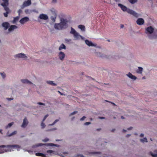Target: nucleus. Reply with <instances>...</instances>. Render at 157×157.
Returning a JSON list of instances; mask_svg holds the SVG:
<instances>
[{"instance_id":"obj_20","label":"nucleus","mask_w":157,"mask_h":157,"mask_svg":"<svg viewBox=\"0 0 157 157\" xmlns=\"http://www.w3.org/2000/svg\"><path fill=\"white\" fill-rule=\"evenodd\" d=\"M2 25L4 28V29L6 30L8 29L9 26V24L7 22H5L3 23L2 24Z\"/></svg>"},{"instance_id":"obj_62","label":"nucleus","mask_w":157,"mask_h":157,"mask_svg":"<svg viewBox=\"0 0 157 157\" xmlns=\"http://www.w3.org/2000/svg\"><path fill=\"white\" fill-rule=\"evenodd\" d=\"M58 92H59V93L60 94H61V95H62V94H61V93H60L59 92V91H58Z\"/></svg>"},{"instance_id":"obj_1","label":"nucleus","mask_w":157,"mask_h":157,"mask_svg":"<svg viewBox=\"0 0 157 157\" xmlns=\"http://www.w3.org/2000/svg\"><path fill=\"white\" fill-rule=\"evenodd\" d=\"M118 6L121 8L124 12H126L128 13L133 15L135 17H137L139 16V14L136 11L129 8H128L126 6L120 3L118 4Z\"/></svg>"},{"instance_id":"obj_10","label":"nucleus","mask_w":157,"mask_h":157,"mask_svg":"<svg viewBox=\"0 0 157 157\" xmlns=\"http://www.w3.org/2000/svg\"><path fill=\"white\" fill-rule=\"evenodd\" d=\"M21 81L23 83L27 84L29 85H31L33 86H35L34 84L33 83L29 81L27 79H22L21 80Z\"/></svg>"},{"instance_id":"obj_32","label":"nucleus","mask_w":157,"mask_h":157,"mask_svg":"<svg viewBox=\"0 0 157 157\" xmlns=\"http://www.w3.org/2000/svg\"><path fill=\"white\" fill-rule=\"evenodd\" d=\"M46 125L44 123V121H42L40 124V127L41 129H44L46 127Z\"/></svg>"},{"instance_id":"obj_51","label":"nucleus","mask_w":157,"mask_h":157,"mask_svg":"<svg viewBox=\"0 0 157 157\" xmlns=\"http://www.w3.org/2000/svg\"><path fill=\"white\" fill-rule=\"evenodd\" d=\"M55 124H54V123H53V122L52 123V124H48V126H53V125H54Z\"/></svg>"},{"instance_id":"obj_26","label":"nucleus","mask_w":157,"mask_h":157,"mask_svg":"<svg viewBox=\"0 0 157 157\" xmlns=\"http://www.w3.org/2000/svg\"><path fill=\"white\" fill-rule=\"evenodd\" d=\"M17 133V131H14L13 132L10 133L9 132H7L6 134V136H7L10 137L13 136L16 134Z\"/></svg>"},{"instance_id":"obj_2","label":"nucleus","mask_w":157,"mask_h":157,"mask_svg":"<svg viewBox=\"0 0 157 157\" xmlns=\"http://www.w3.org/2000/svg\"><path fill=\"white\" fill-rule=\"evenodd\" d=\"M68 22L64 19H61L59 23H55L54 25V28L57 30H61L66 28L68 26Z\"/></svg>"},{"instance_id":"obj_27","label":"nucleus","mask_w":157,"mask_h":157,"mask_svg":"<svg viewBox=\"0 0 157 157\" xmlns=\"http://www.w3.org/2000/svg\"><path fill=\"white\" fill-rule=\"evenodd\" d=\"M19 16H17L13 17V20L12 21V23L13 24H15L19 20Z\"/></svg>"},{"instance_id":"obj_17","label":"nucleus","mask_w":157,"mask_h":157,"mask_svg":"<svg viewBox=\"0 0 157 157\" xmlns=\"http://www.w3.org/2000/svg\"><path fill=\"white\" fill-rule=\"evenodd\" d=\"M136 23L137 24L139 25H142L144 23V20L142 18H139L137 20Z\"/></svg>"},{"instance_id":"obj_44","label":"nucleus","mask_w":157,"mask_h":157,"mask_svg":"<svg viewBox=\"0 0 157 157\" xmlns=\"http://www.w3.org/2000/svg\"><path fill=\"white\" fill-rule=\"evenodd\" d=\"M59 121V119H56L54 121V122H53V123H54V124H55L56 123Z\"/></svg>"},{"instance_id":"obj_41","label":"nucleus","mask_w":157,"mask_h":157,"mask_svg":"<svg viewBox=\"0 0 157 157\" xmlns=\"http://www.w3.org/2000/svg\"><path fill=\"white\" fill-rule=\"evenodd\" d=\"M29 154H32L33 153V151L32 150H28L27 151Z\"/></svg>"},{"instance_id":"obj_9","label":"nucleus","mask_w":157,"mask_h":157,"mask_svg":"<svg viewBox=\"0 0 157 157\" xmlns=\"http://www.w3.org/2000/svg\"><path fill=\"white\" fill-rule=\"evenodd\" d=\"M126 76L133 81H135L137 79V77L133 75L131 73L129 72L126 74Z\"/></svg>"},{"instance_id":"obj_4","label":"nucleus","mask_w":157,"mask_h":157,"mask_svg":"<svg viewBox=\"0 0 157 157\" xmlns=\"http://www.w3.org/2000/svg\"><path fill=\"white\" fill-rule=\"evenodd\" d=\"M95 54L99 57L105 58L107 59H110L112 57L110 52H96Z\"/></svg>"},{"instance_id":"obj_53","label":"nucleus","mask_w":157,"mask_h":157,"mask_svg":"<svg viewBox=\"0 0 157 157\" xmlns=\"http://www.w3.org/2000/svg\"><path fill=\"white\" fill-rule=\"evenodd\" d=\"M7 99L9 101H11V100H12V99L10 98H7Z\"/></svg>"},{"instance_id":"obj_5","label":"nucleus","mask_w":157,"mask_h":157,"mask_svg":"<svg viewBox=\"0 0 157 157\" xmlns=\"http://www.w3.org/2000/svg\"><path fill=\"white\" fill-rule=\"evenodd\" d=\"M44 145H45L47 147H53L56 146L58 147H59V145L58 144H54L52 143H49L47 144H42V143H36L33 145L32 146V148H35L39 147H41Z\"/></svg>"},{"instance_id":"obj_55","label":"nucleus","mask_w":157,"mask_h":157,"mask_svg":"<svg viewBox=\"0 0 157 157\" xmlns=\"http://www.w3.org/2000/svg\"><path fill=\"white\" fill-rule=\"evenodd\" d=\"M0 133L2 134H3V133H2V129H0Z\"/></svg>"},{"instance_id":"obj_12","label":"nucleus","mask_w":157,"mask_h":157,"mask_svg":"<svg viewBox=\"0 0 157 157\" xmlns=\"http://www.w3.org/2000/svg\"><path fill=\"white\" fill-rule=\"evenodd\" d=\"M31 4V2L30 0H28L24 2L22 5V8H23L25 7L30 6Z\"/></svg>"},{"instance_id":"obj_14","label":"nucleus","mask_w":157,"mask_h":157,"mask_svg":"<svg viewBox=\"0 0 157 157\" xmlns=\"http://www.w3.org/2000/svg\"><path fill=\"white\" fill-rule=\"evenodd\" d=\"M13 145L6 146L5 151H6V152L13 151L14 148L12 147Z\"/></svg>"},{"instance_id":"obj_11","label":"nucleus","mask_w":157,"mask_h":157,"mask_svg":"<svg viewBox=\"0 0 157 157\" xmlns=\"http://www.w3.org/2000/svg\"><path fill=\"white\" fill-rule=\"evenodd\" d=\"M29 123V122L27 118H25L23 120L22 124L21 125V127L23 128H25L27 127Z\"/></svg>"},{"instance_id":"obj_22","label":"nucleus","mask_w":157,"mask_h":157,"mask_svg":"<svg viewBox=\"0 0 157 157\" xmlns=\"http://www.w3.org/2000/svg\"><path fill=\"white\" fill-rule=\"evenodd\" d=\"M6 146L2 145L0 146V154H2L4 153L5 152H6L5 151V149Z\"/></svg>"},{"instance_id":"obj_15","label":"nucleus","mask_w":157,"mask_h":157,"mask_svg":"<svg viewBox=\"0 0 157 157\" xmlns=\"http://www.w3.org/2000/svg\"><path fill=\"white\" fill-rule=\"evenodd\" d=\"M38 18L41 20H46L48 19V16L46 14L42 13L40 14Z\"/></svg>"},{"instance_id":"obj_35","label":"nucleus","mask_w":157,"mask_h":157,"mask_svg":"<svg viewBox=\"0 0 157 157\" xmlns=\"http://www.w3.org/2000/svg\"><path fill=\"white\" fill-rule=\"evenodd\" d=\"M5 10L6 11V12H7V13H10V10L7 7V6H3Z\"/></svg>"},{"instance_id":"obj_36","label":"nucleus","mask_w":157,"mask_h":157,"mask_svg":"<svg viewBox=\"0 0 157 157\" xmlns=\"http://www.w3.org/2000/svg\"><path fill=\"white\" fill-rule=\"evenodd\" d=\"M129 2L132 4H134L137 2V0H128Z\"/></svg>"},{"instance_id":"obj_8","label":"nucleus","mask_w":157,"mask_h":157,"mask_svg":"<svg viewBox=\"0 0 157 157\" xmlns=\"http://www.w3.org/2000/svg\"><path fill=\"white\" fill-rule=\"evenodd\" d=\"M65 56V53L62 52H60L58 53V57L59 60L63 61L64 59Z\"/></svg>"},{"instance_id":"obj_19","label":"nucleus","mask_w":157,"mask_h":157,"mask_svg":"<svg viewBox=\"0 0 157 157\" xmlns=\"http://www.w3.org/2000/svg\"><path fill=\"white\" fill-rule=\"evenodd\" d=\"M17 27L15 25H11L9 28L8 29V31L10 32L13 31L15 29H17Z\"/></svg>"},{"instance_id":"obj_63","label":"nucleus","mask_w":157,"mask_h":157,"mask_svg":"<svg viewBox=\"0 0 157 157\" xmlns=\"http://www.w3.org/2000/svg\"><path fill=\"white\" fill-rule=\"evenodd\" d=\"M0 106H1V105H0Z\"/></svg>"},{"instance_id":"obj_21","label":"nucleus","mask_w":157,"mask_h":157,"mask_svg":"<svg viewBox=\"0 0 157 157\" xmlns=\"http://www.w3.org/2000/svg\"><path fill=\"white\" fill-rule=\"evenodd\" d=\"M143 68L141 67H138L136 70V72L139 74H142L143 71Z\"/></svg>"},{"instance_id":"obj_57","label":"nucleus","mask_w":157,"mask_h":157,"mask_svg":"<svg viewBox=\"0 0 157 157\" xmlns=\"http://www.w3.org/2000/svg\"><path fill=\"white\" fill-rule=\"evenodd\" d=\"M127 130H125V129H123V132H126L127 131Z\"/></svg>"},{"instance_id":"obj_50","label":"nucleus","mask_w":157,"mask_h":157,"mask_svg":"<svg viewBox=\"0 0 157 157\" xmlns=\"http://www.w3.org/2000/svg\"><path fill=\"white\" fill-rule=\"evenodd\" d=\"M21 12V10H19L18 11V13H19V14H20V13Z\"/></svg>"},{"instance_id":"obj_24","label":"nucleus","mask_w":157,"mask_h":157,"mask_svg":"<svg viewBox=\"0 0 157 157\" xmlns=\"http://www.w3.org/2000/svg\"><path fill=\"white\" fill-rule=\"evenodd\" d=\"M78 28L80 29L82 32H85V27L82 25H79L78 26Z\"/></svg>"},{"instance_id":"obj_49","label":"nucleus","mask_w":157,"mask_h":157,"mask_svg":"<svg viewBox=\"0 0 157 157\" xmlns=\"http://www.w3.org/2000/svg\"><path fill=\"white\" fill-rule=\"evenodd\" d=\"M57 129V128H52L51 130V131H54V130H56Z\"/></svg>"},{"instance_id":"obj_25","label":"nucleus","mask_w":157,"mask_h":157,"mask_svg":"<svg viewBox=\"0 0 157 157\" xmlns=\"http://www.w3.org/2000/svg\"><path fill=\"white\" fill-rule=\"evenodd\" d=\"M46 83L48 84H49L53 86H56V84L53 81L48 80L46 82Z\"/></svg>"},{"instance_id":"obj_23","label":"nucleus","mask_w":157,"mask_h":157,"mask_svg":"<svg viewBox=\"0 0 157 157\" xmlns=\"http://www.w3.org/2000/svg\"><path fill=\"white\" fill-rule=\"evenodd\" d=\"M3 2L1 4L3 6H7L9 4V0H2Z\"/></svg>"},{"instance_id":"obj_61","label":"nucleus","mask_w":157,"mask_h":157,"mask_svg":"<svg viewBox=\"0 0 157 157\" xmlns=\"http://www.w3.org/2000/svg\"><path fill=\"white\" fill-rule=\"evenodd\" d=\"M156 35L157 36V30H156Z\"/></svg>"},{"instance_id":"obj_45","label":"nucleus","mask_w":157,"mask_h":157,"mask_svg":"<svg viewBox=\"0 0 157 157\" xmlns=\"http://www.w3.org/2000/svg\"><path fill=\"white\" fill-rule=\"evenodd\" d=\"M57 2V0H52V2L53 3H55Z\"/></svg>"},{"instance_id":"obj_54","label":"nucleus","mask_w":157,"mask_h":157,"mask_svg":"<svg viewBox=\"0 0 157 157\" xmlns=\"http://www.w3.org/2000/svg\"><path fill=\"white\" fill-rule=\"evenodd\" d=\"M38 104L39 105H44V104L42 103H41V102H39L38 103Z\"/></svg>"},{"instance_id":"obj_59","label":"nucleus","mask_w":157,"mask_h":157,"mask_svg":"<svg viewBox=\"0 0 157 157\" xmlns=\"http://www.w3.org/2000/svg\"><path fill=\"white\" fill-rule=\"evenodd\" d=\"M130 136V135H129V134H128L126 135V137H129V136Z\"/></svg>"},{"instance_id":"obj_60","label":"nucleus","mask_w":157,"mask_h":157,"mask_svg":"<svg viewBox=\"0 0 157 157\" xmlns=\"http://www.w3.org/2000/svg\"><path fill=\"white\" fill-rule=\"evenodd\" d=\"M116 2H118L120 1V0H115Z\"/></svg>"},{"instance_id":"obj_47","label":"nucleus","mask_w":157,"mask_h":157,"mask_svg":"<svg viewBox=\"0 0 157 157\" xmlns=\"http://www.w3.org/2000/svg\"><path fill=\"white\" fill-rule=\"evenodd\" d=\"M90 124V122H88L85 123V124L86 125H88Z\"/></svg>"},{"instance_id":"obj_31","label":"nucleus","mask_w":157,"mask_h":157,"mask_svg":"<svg viewBox=\"0 0 157 157\" xmlns=\"http://www.w3.org/2000/svg\"><path fill=\"white\" fill-rule=\"evenodd\" d=\"M24 12L26 14H30L32 13V11L30 10L26 9L25 10Z\"/></svg>"},{"instance_id":"obj_6","label":"nucleus","mask_w":157,"mask_h":157,"mask_svg":"<svg viewBox=\"0 0 157 157\" xmlns=\"http://www.w3.org/2000/svg\"><path fill=\"white\" fill-rule=\"evenodd\" d=\"M14 57L17 59H21L23 60H28V57L26 54L21 53L15 54L14 55Z\"/></svg>"},{"instance_id":"obj_40","label":"nucleus","mask_w":157,"mask_h":157,"mask_svg":"<svg viewBox=\"0 0 157 157\" xmlns=\"http://www.w3.org/2000/svg\"><path fill=\"white\" fill-rule=\"evenodd\" d=\"M48 114H47V115H45L44 117V118L43 119L42 121H45V119H46V118L48 117Z\"/></svg>"},{"instance_id":"obj_29","label":"nucleus","mask_w":157,"mask_h":157,"mask_svg":"<svg viewBox=\"0 0 157 157\" xmlns=\"http://www.w3.org/2000/svg\"><path fill=\"white\" fill-rule=\"evenodd\" d=\"M14 148V150L17 149L18 151L20 150L21 149V147L18 145H13L12 147Z\"/></svg>"},{"instance_id":"obj_30","label":"nucleus","mask_w":157,"mask_h":157,"mask_svg":"<svg viewBox=\"0 0 157 157\" xmlns=\"http://www.w3.org/2000/svg\"><path fill=\"white\" fill-rule=\"evenodd\" d=\"M66 47L65 45L63 44H62L60 45V46L59 47V50L60 51L62 49H65Z\"/></svg>"},{"instance_id":"obj_34","label":"nucleus","mask_w":157,"mask_h":157,"mask_svg":"<svg viewBox=\"0 0 157 157\" xmlns=\"http://www.w3.org/2000/svg\"><path fill=\"white\" fill-rule=\"evenodd\" d=\"M50 11L54 15H56V11L54 9L52 8L50 10Z\"/></svg>"},{"instance_id":"obj_38","label":"nucleus","mask_w":157,"mask_h":157,"mask_svg":"<svg viewBox=\"0 0 157 157\" xmlns=\"http://www.w3.org/2000/svg\"><path fill=\"white\" fill-rule=\"evenodd\" d=\"M49 140V139L48 138H45L42 140V141L44 142H47Z\"/></svg>"},{"instance_id":"obj_56","label":"nucleus","mask_w":157,"mask_h":157,"mask_svg":"<svg viewBox=\"0 0 157 157\" xmlns=\"http://www.w3.org/2000/svg\"><path fill=\"white\" fill-rule=\"evenodd\" d=\"M144 136V134H140V136L141 137H143Z\"/></svg>"},{"instance_id":"obj_37","label":"nucleus","mask_w":157,"mask_h":157,"mask_svg":"<svg viewBox=\"0 0 157 157\" xmlns=\"http://www.w3.org/2000/svg\"><path fill=\"white\" fill-rule=\"evenodd\" d=\"M140 141L143 143L147 142V140L146 138L140 139Z\"/></svg>"},{"instance_id":"obj_42","label":"nucleus","mask_w":157,"mask_h":157,"mask_svg":"<svg viewBox=\"0 0 157 157\" xmlns=\"http://www.w3.org/2000/svg\"><path fill=\"white\" fill-rule=\"evenodd\" d=\"M77 113V111H74L73 112H72L71 113L70 115H74L75 114Z\"/></svg>"},{"instance_id":"obj_39","label":"nucleus","mask_w":157,"mask_h":157,"mask_svg":"<svg viewBox=\"0 0 157 157\" xmlns=\"http://www.w3.org/2000/svg\"><path fill=\"white\" fill-rule=\"evenodd\" d=\"M54 15V17H51V19L52 20V21L53 22H55V19L56 18V16L55 15Z\"/></svg>"},{"instance_id":"obj_16","label":"nucleus","mask_w":157,"mask_h":157,"mask_svg":"<svg viewBox=\"0 0 157 157\" xmlns=\"http://www.w3.org/2000/svg\"><path fill=\"white\" fill-rule=\"evenodd\" d=\"M85 43L88 46H93L94 47H97V44H94L91 41H90L88 40H85Z\"/></svg>"},{"instance_id":"obj_7","label":"nucleus","mask_w":157,"mask_h":157,"mask_svg":"<svg viewBox=\"0 0 157 157\" xmlns=\"http://www.w3.org/2000/svg\"><path fill=\"white\" fill-rule=\"evenodd\" d=\"M29 21V18L28 17H25L20 20L19 22L21 25H24Z\"/></svg>"},{"instance_id":"obj_46","label":"nucleus","mask_w":157,"mask_h":157,"mask_svg":"<svg viewBox=\"0 0 157 157\" xmlns=\"http://www.w3.org/2000/svg\"><path fill=\"white\" fill-rule=\"evenodd\" d=\"M91 154L93 155L99 154V153L94 152L91 153Z\"/></svg>"},{"instance_id":"obj_28","label":"nucleus","mask_w":157,"mask_h":157,"mask_svg":"<svg viewBox=\"0 0 157 157\" xmlns=\"http://www.w3.org/2000/svg\"><path fill=\"white\" fill-rule=\"evenodd\" d=\"M14 123L13 122L9 123L5 127V128L7 129L10 128L14 124Z\"/></svg>"},{"instance_id":"obj_3","label":"nucleus","mask_w":157,"mask_h":157,"mask_svg":"<svg viewBox=\"0 0 157 157\" xmlns=\"http://www.w3.org/2000/svg\"><path fill=\"white\" fill-rule=\"evenodd\" d=\"M70 33L73 36L74 39L75 40H78L80 39L84 40V38L79 33L73 28L71 27L70 28Z\"/></svg>"},{"instance_id":"obj_33","label":"nucleus","mask_w":157,"mask_h":157,"mask_svg":"<svg viewBox=\"0 0 157 157\" xmlns=\"http://www.w3.org/2000/svg\"><path fill=\"white\" fill-rule=\"evenodd\" d=\"M0 75L3 79H5L6 77V74L4 72H0Z\"/></svg>"},{"instance_id":"obj_43","label":"nucleus","mask_w":157,"mask_h":157,"mask_svg":"<svg viewBox=\"0 0 157 157\" xmlns=\"http://www.w3.org/2000/svg\"><path fill=\"white\" fill-rule=\"evenodd\" d=\"M9 13H7V12H6L4 13V16L6 17H7L8 16V14Z\"/></svg>"},{"instance_id":"obj_58","label":"nucleus","mask_w":157,"mask_h":157,"mask_svg":"<svg viewBox=\"0 0 157 157\" xmlns=\"http://www.w3.org/2000/svg\"><path fill=\"white\" fill-rule=\"evenodd\" d=\"M99 118L100 119H103L104 118L103 117H99Z\"/></svg>"},{"instance_id":"obj_52","label":"nucleus","mask_w":157,"mask_h":157,"mask_svg":"<svg viewBox=\"0 0 157 157\" xmlns=\"http://www.w3.org/2000/svg\"><path fill=\"white\" fill-rule=\"evenodd\" d=\"M132 129V127H130L129 128H128L127 129V130H131Z\"/></svg>"},{"instance_id":"obj_48","label":"nucleus","mask_w":157,"mask_h":157,"mask_svg":"<svg viewBox=\"0 0 157 157\" xmlns=\"http://www.w3.org/2000/svg\"><path fill=\"white\" fill-rule=\"evenodd\" d=\"M86 118V117H85L84 116L80 119V120L81 121H83Z\"/></svg>"},{"instance_id":"obj_13","label":"nucleus","mask_w":157,"mask_h":157,"mask_svg":"<svg viewBox=\"0 0 157 157\" xmlns=\"http://www.w3.org/2000/svg\"><path fill=\"white\" fill-rule=\"evenodd\" d=\"M154 31V28L152 26H149L146 29V33L147 34H151Z\"/></svg>"},{"instance_id":"obj_18","label":"nucleus","mask_w":157,"mask_h":157,"mask_svg":"<svg viewBox=\"0 0 157 157\" xmlns=\"http://www.w3.org/2000/svg\"><path fill=\"white\" fill-rule=\"evenodd\" d=\"M149 154L151 155L152 157H157V150H155L153 151H150Z\"/></svg>"}]
</instances>
